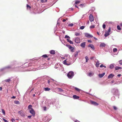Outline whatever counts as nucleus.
<instances>
[{
  "mask_svg": "<svg viewBox=\"0 0 122 122\" xmlns=\"http://www.w3.org/2000/svg\"><path fill=\"white\" fill-rule=\"evenodd\" d=\"M67 75L69 78H72L74 75V73L72 71H70L67 74Z\"/></svg>",
  "mask_w": 122,
  "mask_h": 122,
  "instance_id": "f257e3e1",
  "label": "nucleus"
},
{
  "mask_svg": "<svg viewBox=\"0 0 122 122\" xmlns=\"http://www.w3.org/2000/svg\"><path fill=\"white\" fill-rule=\"evenodd\" d=\"M9 69H13V68L11 66H9L1 69L0 70L1 71H6Z\"/></svg>",
  "mask_w": 122,
  "mask_h": 122,
  "instance_id": "f03ea898",
  "label": "nucleus"
},
{
  "mask_svg": "<svg viewBox=\"0 0 122 122\" xmlns=\"http://www.w3.org/2000/svg\"><path fill=\"white\" fill-rule=\"evenodd\" d=\"M55 68L57 69L58 68H61V70L60 69V71H63V67L61 66V65H60V64H56L55 65Z\"/></svg>",
  "mask_w": 122,
  "mask_h": 122,
  "instance_id": "7ed1b4c3",
  "label": "nucleus"
},
{
  "mask_svg": "<svg viewBox=\"0 0 122 122\" xmlns=\"http://www.w3.org/2000/svg\"><path fill=\"white\" fill-rule=\"evenodd\" d=\"M68 60L66 59L63 61V63L64 65L67 66H69L71 64V63L70 62L68 61Z\"/></svg>",
  "mask_w": 122,
  "mask_h": 122,
  "instance_id": "20e7f679",
  "label": "nucleus"
},
{
  "mask_svg": "<svg viewBox=\"0 0 122 122\" xmlns=\"http://www.w3.org/2000/svg\"><path fill=\"white\" fill-rule=\"evenodd\" d=\"M112 92L114 95H117L119 94L118 90L116 88H113L112 89Z\"/></svg>",
  "mask_w": 122,
  "mask_h": 122,
  "instance_id": "39448f33",
  "label": "nucleus"
},
{
  "mask_svg": "<svg viewBox=\"0 0 122 122\" xmlns=\"http://www.w3.org/2000/svg\"><path fill=\"white\" fill-rule=\"evenodd\" d=\"M111 31V28L110 27H109V28L108 30L105 32V36L106 37L108 35L110 34V33Z\"/></svg>",
  "mask_w": 122,
  "mask_h": 122,
  "instance_id": "423d86ee",
  "label": "nucleus"
},
{
  "mask_svg": "<svg viewBox=\"0 0 122 122\" xmlns=\"http://www.w3.org/2000/svg\"><path fill=\"white\" fill-rule=\"evenodd\" d=\"M46 102L47 103V105L49 106V105H51V104H53V102H52L51 100H46Z\"/></svg>",
  "mask_w": 122,
  "mask_h": 122,
  "instance_id": "0eeeda50",
  "label": "nucleus"
},
{
  "mask_svg": "<svg viewBox=\"0 0 122 122\" xmlns=\"http://www.w3.org/2000/svg\"><path fill=\"white\" fill-rule=\"evenodd\" d=\"M89 19L90 21L91 22L93 21V17L92 14H90L89 16Z\"/></svg>",
  "mask_w": 122,
  "mask_h": 122,
  "instance_id": "6e6552de",
  "label": "nucleus"
},
{
  "mask_svg": "<svg viewBox=\"0 0 122 122\" xmlns=\"http://www.w3.org/2000/svg\"><path fill=\"white\" fill-rule=\"evenodd\" d=\"M90 102L91 104L95 106H97L98 105V104L95 102L90 100Z\"/></svg>",
  "mask_w": 122,
  "mask_h": 122,
  "instance_id": "1a4fd4ad",
  "label": "nucleus"
},
{
  "mask_svg": "<svg viewBox=\"0 0 122 122\" xmlns=\"http://www.w3.org/2000/svg\"><path fill=\"white\" fill-rule=\"evenodd\" d=\"M75 40V42L77 43H79L81 42L80 38L77 37L76 38Z\"/></svg>",
  "mask_w": 122,
  "mask_h": 122,
  "instance_id": "9d476101",
  "label": "nucleus"
},
{
  "mask_svg": "<svg viewBox=\"0 0 122 122\" xmlns=\"http://www.w3.org/2000/svg\"><path fill=\"white\" fill-rule=\"evenodd\" d=\"M30 113L32 114L33 116H35V112L33 108H31V109L30 110Z\"/></svg>",
  "mask_w": 122,
  "mask_h": 122,
  "instance_id": "9b49d317",
  "label": "nucleus"
},
{
  "mask_svg": "<svg viewBox=\"0 0 122 122\" xmlns=\"http://www.w3.org/2000/svg\"><path fill=\"white\" fill-rule=\"evenodd\" d=\"M85 36L86 37L88 38H92L93 36L90 34L87 33H85Z\"/></svg>",
  "mask_w": 122,
  "mask_h": 122,
  "instance_id": "f8f14e48",
  "label": "nucleus"
},
{
  "mask_svg": "<svg viewBox=\"0 0 122 122\" xmlns=\"http://www.w3.org/2000/svg\"><path fill=\"white\" fill-rule=\"evenodd\" d=\"M94 74V73L92 71L90 72L89 73H88L87 75L88 76L91 77Z\"/></svg>",
  "mask_w": 122,
  "mask_h": 122,
  "instance_id": "ddd939ff",
  "label": "nucleus"
},
{
  "mask_svg": "<svg viewBox=\"0 0 122 122\" xmlns=\"http://www.w3.org/2000/svg\"><path fill=\"white\" fill-rule=\"evenodd\" d=\"M106 46V45L105 44L102 42L100 43V47H104Z\"/></svg>",
  "mask_w": 122,
  "mask_h": 122,
  "instance_id": "4468645a",
  "label": "nucleus"
},
{
  "mask_svg": "<svg viewBox=\"0 0 122 122\" xmlns=\"http://www.w3.org/2000/svg\"><path fill=\"white\" fill-rule=\"evenodd\" d=\"M80 46L82 48H84L85 47L86 42H82Z\"/></svg>",
  "mask_w": 122,
  "mask_h": 122,
  "instance_id": "2eb2a0df",
  "label": "nucleus"
},
{
  "mask_svg": "<svg viewBox=\"0 0 122 122\" xmlns=\"http://www.w3.org/2000/svg\"><path fill=\"white\" fill-rule=\"evenodd\" d=\"M99 61L97 60L96 63V66L97 67H98L99 66Z\"/></svg>",
  "mask_w": 122,
  "mask_h": 122,
  "instance_id": "dca6fc26",
  "label": "nucleus"
},
{
  "mask_svg": "<svg viewBox=\"0 0 122 122\" xmlns=\"http://www.w3.org/2000/svg\"><path fill=\"white\" fill-rule=\"evenodd\" d=\"M18 113L21 116H23L24 115V114L22 110H21L19 111L18 112Z\"/></svg>",
  "mask_w": 122,
  "mask_h": 122,
  "instance_id": "f3484780",
  "label": "nucleus"
},
{
  "mask_svg": "<svg viewBox=\"0 0 122 122\" xmlns=\"http://www.w3.org/2000/svg\"><path fill=\"white\" fill-rule=\"evenodd\" d=\"M114 76V75L112 74H110L108 76V78H112Z\"/></svg>",
  "mask_w": 122,
  "mask_h": 122,
  "instance_id": "a211bd4d",
  "label": "nucleus"
},
{
  "mask_svg": "<svg viewBox=\"0 0 122 122\" xmlns=\"http://www.w3.org/2000/svg\"><path fill=\"white\" fill-rule=\"evenodd\" d=\"M50 53L51 54H54L55 53V51L54 50H52L50 51Z\"/></svg>",
  "mask_w": 122,
  "mask_h": 122,
  "instance_id": "6ab92c4d",
  "label": "nucleus"
},
{
  "mask_svg": "<svg viewBox=\"0 0 122 122\" xmlns=\"http://www.w3.org/2000/svg\"><path fill=\"white\" fill-rule=\"evenodd\" d=\"M88 47H91L93 50L95 49L94 46L92 44H90L88 46Z\"/></svg>",
  "mask_w": 122,
  "mask_h": 122,
  "instance_id": "aec40b11",
  "label": "nucleus"
},
{
  "mask_svg": "<svg viewBox=\"0 0 122 122\" xmlns=\"http://www.w3.org/2000/svg\"><path fill=\"white\" fill-rule=\"evenodd\" d=\"M114 64H111L110 66V68L111 69H112L114 67Z\"/></svg>",
  "mask_w": 122,
  "mask_h": 122,
  "instance_id": "412c9836",
  "label": "nucleus"
},
{
  "mask_svg": "<svg viewBox=\"0 0 122 122\" xmlns=\"http://www.w3.org/2000/svg\"><path fill=\"white\" fill-rule=\"evenodd\" d=\"M73 98L74 99H77L79 98V96H77L76 95H75L73 96Z\"/></svg>",
  "mask_w": 122,
  "mask_h": 122,
  "instance_id": "4be33fe9",
  "label": "nucleus"
},
{
  "mask_svg": "<svg viewBox=\"0 0 122 122\" xmlns=\"http://www.w3.org/2000/svg\"><path fill=\"white\" fill-rule=\"evenodd\" d=\"M105 73H104L102 74H99V76L100 78L104 76V75H105Z\"/></svg>",
  "mask_w": 122,
  "mask_h": 122,
  "instance_id": "5701e85b",
  "label": "nucleus"
},
{
  "mask_svg": "<svg viewBox=\"0 0 122 122\" xmlns=\"http://www.w3.org/2000/svg\"><path fill=\"white\" fill-rule=\"evenodd\" d=\"M67 42H69L70 44H73V42L71 40H70L69 39H67Z\"/></svg>",
  "mask_w": 122,
  "mask_h": 122,
  "instance_id": "b1692460",
  "label": "nucleus"
},
{
  "mask_svg": "<svg viewBox=\"0 0 122 122\" xmlns=\"http://www.w3.org/2000/svg\"><path fill=\"white\" fill-rule=\"evenodd\" d=\"M122 68L121 67L119 66H116L115 67V69L116 70H117L118 69H120Z\"/></svg>",
  "mask_w": 122,
  "mask_h": 122,
  "instance_id": "393cba45",
  "label": "nucleus"
},
{
  "mask_svg": "<svg viewBox=\"0 0 122 122\" xmlns=\"http://www.w3.org/2000/svg\"><path fill=\"white\" fill-rule=\"evenodd\" d=\"M80 51H76L75 53V54L74 55V56L75 57L76 56L78 55V54L79 52H80Z\"/></svg>",
  "mask_w": 122,
  "mask_h": 122,
  "instance_id": "a878e982",
  "label": "nucleus"
},
{
  "mask_svg": "<svg viewBox=\"0 0 122 122\" xmlns=\"http://www.w3.org/2000/svg\"><path fill=\"white\" fill-rule=\"evenodd\" d=\"M44 90L45 91H49L50 90V89L48 87L44 88Z\"/></svg>",
  "mask_w": 122,
  "mask_h": 122,
  "instance_id": "bb28decb",
  "label": "nucleus"
},
{
  "mask_svg": "<svg viewBox=\"0 0 122 122\" xmlns=\"http://www.w3.org/2000/svg\"><path fill=\"white\" fill-rule=\"evenodd\" d=\"M75 35L76 36H80V34L78 32H76L75 33Z\"/></svg>",
  "mask_w": 122,
  "mask_h": 122,
  "instance_id": "cd10ccee",
  "label": "nucleus"
},
{
  "mask_svg": "<svg viewBox=\"0 0 122 122\" xmlns=\"http://www.w3.org/2000/svg\"><path fill=\"white\" fill-rule=\"evenodd\" d=\"M5 81L7 82H9L10 81H11L10 80V79L9 78L5 80Z\"/></svg>",
  "mask_w": 122,
  "mask_h": 122,
  "instance_id": "c85d7f7f",
  "label": "nucleus"
},
{
  "mask_svg": "<svg viewBox=\"0 0 122 122\" xmlns=\"http://www.w3.org/2000/svg\"><path fill=\"white\" fill-rule=\"evenodd\" d=\"M58 90L60 92H63V91H64L63 90H62L61 88H58Z\"/></svg>",
  "mask_w": 122,
  "mask_h": 122,
  "instance_id": "c756f323",
  "label": "nucleus"
},
{
  "mask_svg": "<svg viewBox=\"0 0 122 122\" xmlns=\"http://www.w3.org/2000/svg\"><path fill=\"white\" fill-rule=\"evenodd\" d=\"M66 46L68 47L69 49H71V48L72 46L66 44Z\"/></svg>",
  "mask_w": 122,
  "mask_h": 122,
  "instance_id": "7c9ffc66",
  "label": "nucleus"
},
{
  "mask_svg": "<svg viewBox=\"0 0 122 122\" xmlns=\"http://www.w3.org/2000/svg\"><path fill=\"white\" fill-rule=\"evenodd\" d=\"M113 51L114 52H116L117 51V49L116 48H114L113 50Z\"/></svg>",
  "mask_w": 122,
  "mask_h": 122,
  "instance_id": "2f4dec72",
  "label": "nucleus"
},
{
  "mask_svg": "<svg viewBox=\"0 0 122 122\" xmlns=\"http://www.w3.org/2000/svg\"><path fill=\"white\" fill-rule=\"evenodd\" d=\"M85 59H86V62H88L89 60V59H88V57L87 56H86L85 57Z\"/></svg>",
  "mask_w": 122,
  "mask_h": 122,
  "instance_id": "473e14b6",
  "label": "nucleus"
},
{
  "mask_svg": "<svg viewBox=\"0 0 122 122\" xmlns=\"http://www.w3.org/2000/svg\"><path fill=\"white\" fill-rule=\"evenodd\" d=\"M32 106L31 105H29L28 107V108L29 109H31V108H32L31 107H32Z\"/></svg>",
  "mask_w": 122,
  "mask_h": 122,
  "instance_id": "72a5a7b5",
  "label": "nucleus"
},
{
  "mask_svg": "<svg viewBox=\"0 0 122 122\" xmlns=\"http://www.w3.org/2000/svg\"><path fill=\"white\" fill-rule=\"evenodd\" d=\"M71 50V52H73L74 51V48L73 47H71V49H70Z\"/></svg>",
  "mask_w": 122,
  "mask_h": 122,
  "instance_id": "f704fd0d",
  "label": "nucleus"
},
{
  "mask_svg": "<svg viewBox=\"0 0 122 122\" xmlns=\"http://www.w3.org/2000/svg\"><path fill=\"white\" fill-rule=\"evenodd\" d=\"M15 104H17L20 103L18 101H15L14 102Z\"/></svg>",
  "mask_w": 122,
  "mask_h": 122,
  "instance_id": "c9c22d12",
  "label": "nucleus"
},
{
  "mask_svg": "<svg viewBox=\"0 0 122 122\" xmlns=\"http://www.w3.org/2000/svg\"><path fill=\"white\" fill-rule=\"evenodd\" d=\"M75 89L76 91H79L81 90L80 89L76 87H75Z\"/></svg>",
  "mask_w": 122,
  "mask_h": 122,
  "instance_id": "e433bc0d",
  "label": "nucleus"
},
{
  "mask_svg": "<svg viewBox=\"0 0 122 122\" xmlns=\"http://www.w3.org/2000/svg\"><path fill=\"white\" fill-rule=\"evenodd\" d=\"M2 113L5 115V111L3 109H2Z\"/></svg>",
  "mask_w": 122,
  "mask_h": 122,
  "instance_id": "4c0bfd02",
  "label": "nucleus"
},
{
  "mask_svg": "<svg viewBox=\"0 0 122 122\" xmlns=\"http://www.w3.org/2000/svg\"><path fill=\"white\" fill-rule=\"evenodd\" d=\"M117 28L118 30H120L121 29V28H120V26L118 25L117 26Z\"/></svg>",
  "mask_w": 122,
  "mask_h": 122,
  "instance_id": "58836bf2",
  "label": "nucleus"
},
{
  "mask_svg": "<svg viewBox=\"0 0 122 122\" xmlns=\"http://www.w3.org/2000/svg\"><path fill=\"white\" fill-rule=\"evenodd\" d=\"M65 38H67L68 39H70V37L69 36H68L67 35H66L65 37Z\"/></svg>",
  "mask_w": 122,
  "mask_h": 122,
  "instance_id": "ea45409f",
  "label": "nucleus"
},
{
  "mask_svg": "<svg viewBox=\"0 0 122 122\" xmlns=\"http://www.w3.org/2000/svg\"><path fill=\"white\" fill-rule=\"evenodd\" d=\"M84 28H85V26H81L80 27V29H81L83 30Z\"/></svg>",
  "mask_w": 122,
  "mask_h": 122,
  "instance_id": "a19ab883",
  "label": "nucleus"
},
{
  "mask_svg": "<svg viewBox=\"0 0 122 122\" xmlns=\"http://www.w3.org/2000/svg\"><path fill=\"white\" fill-rule=\"evenodd\" d=\"M42 57H44V58H46V57H47V56L45 54V55H43L42 56Z\"/></svg>",
  "mask_w": 122,
  "mask_h": 122,
  "instance_id": "79ce46f5",
  "label": "nucleus"
},
{
  "mask_svg": "<svg viewBox=\"0 0 122 122\" xmlns=\"http://www.w3.org/2000/svg\"><path fill=\"white\" fill-rule=\"evenodd\" d=\"M113 108L114 110H116L117 109V108L115 106H113Z\"/></svg>",
  "mask_w": 122,
  "mask_h": 122,
  "instance_id": "37998d69",
  "label": "nucleus"
},
{
  "mask_svg": "<svg viewBox=\"0 0 122 122\" xmlns=\"http://www.w3.org/2000/svg\"><path fill=\"white\" fill-rule=\"evenodd\" d=\"M111 99L112 101H114L115 100V97H113L111 98Z\"/></svg>",
  "mask_w": 122,
  "mask_h": 122,
  "instance_id": "c03bdc74",
  "label": "nucleus"
},
{
  "mask_svg": "<svg viewBox=\"0 0 122 122\" xmlns=\"http://www.w3.org/2000/svg\"><path fill=\"white\" fill-rule=\"evenodd\" d=\"M27 9H28V8L29 9H30L31 8L30 6L28 4L27 5Z\"/></svg>",
  "mask_w": 122,
  "mask_h": 122,
  "instance_id": "a18cd8bd",
  "label": "nucleus"
},
{
  "mask_svg": "<svg viewBox=\"0 0 122 122\" xmlns=\"http://www.w3.org/2000/svg\"><path fill=\"white\" fill-rule=\"evenodd\" d=\"M80 2V1H76L75 2V4H78Z\"/></svg>",
  "mask_w": 122,
  "mask_h": 122,
  "instance_id": "49530a36",
  "label": "nucleus"
},
{
  "mask_svg": "<svg viewBox=\"0 0 122 122\" xmlns=\"http://www.w3.org/2000/svg\"><path fill=\"white\" fill-rule=\"evenodd\" d=\"M102 27L103 29L105 28L106 27V25L105 24H103L102 25Z\"/></svg>",
  "mask_w": 122,
  "mask_h": 122,
  "instance_id": "de8ad7c7",
  "label": "nucleus"
},
{
  "mask_svg": "<svg viewBox=\"0 0 122 122\" xmlns=\"http://www.w3.org/2000/svg\"><path fill=\"white\" fill-rule=\"evenodd\" d=\"M119 64L122 65V60H120L119 61Z\"/></svg>",
  "mask_w": 122,
  "mask_h": 122,
  "instance_id": "09e8293b",
  "label": "nucleus"
},
{
  "mask_svg": "<svg viewBox=\"0 0 122 122\" xmlns=\"http://www.w3.org/2000/svg\"><path fill=\"white\" fill-rule=\"evenodd\" d=\"M73 25V24L72 23H71L69 25V26H72Z\"/></svg>",
  "mask_w": 122,
  "mask_h": 122,
  "instance_id": "8fccbe9b",
  "label": "nucleus"
},
{
  "mask_svg": "<svg viewBox=\"0 0 122 122\" xmlns=\"http://www.w3.org/2000/svg\"><path fill=\"white\" fill-rule=\"evenodd\" d=\"M94 25H91L90 27V28H94Z\"/></svg>",
  "mask_w": 122,
  "mask_h": 122,
  "instance_id": "3c124183",
  "label": "nucleus"
},
{
  "mask_svg": "<svg viewBox=\"0 0 122 122\" xmlns=\"http://www.w3.org/2000/svg\"><path fill=\"white\" fill-rule=\"evenodd\" d=\"M11 121H12V122H13L14 121H15V120L13 118H12L11 119Z\"/></svg>",
  "mask_w": 122,
  "mask_h": 122,
  "instance_id": "603ef678",
  "label": "nucleus"
},
{
  "mask_svg": "<svg viewBox=\"0 0 122 122\" xmlns=\"http://www.w3.org/2000/svg\"><path fill=\"white\" fill-rule=\"evenodd\" d=\"M3 120L4 121H5V122H8L7 120H6L5 119H3Z\"/></svg>",
  "mask_w": 122,
  "mask_h": 122,
  "instance_id": "864d4df0",
  "label": "nucleus"
},
{
  "mask_svg": "<svg viewBox=\"0 0 122 122\" xmlns=\"http://www.w3.org/2000/svg\"><path fill=\"white\" fill-rule=\"evenodd\" d=\"M44 109L45 111L46 110V107H44Z\"/></svg>",
  "mask_w": 122,
  "mask_h": 122,
  "instance_id": "5fc2aeb1",
  "label": "nucleus"
},
{
  "mask_svg": "<svg viewBox=\"0 0 122 122\" xmlns=\"http://www.w3.org/2000/svg\"><path fill=\"white\" fill-rule=\"evenodd\" d=\"M103 64H101L100 66V67H103Z\"/></svg>",
  "mask_w": 122,
  "mask_h": 122,
  "instance_id": "6e6d98bb",
  "label": "nucleus"
},
{
  "mask_svg": "<svg viewBox=\"0 0 122 122\" xmlns=\"http://www.w3.org/2000/svg\"><path fill=\"white\" fill-rule=\"evenodd\" d=\"M31 116H28V117L29 118H31Z\"/></svg>",
  "mask_w": 122,
  "mask_h": 122,
  "instance_id": "4d7b16f0",
  "label": "nucleus"
},
{
  "mask_svg": "<svg viewBox=\"0 0 122 122\" xmlns=\"http://www.w3.org/2000/svg\"><path fill=\"white\" fill-rule=\"evenodd\" d=\"M84 5V4H81L80 5V7H81L82 6H83Z\"/></svg>",
  "mask_w": 122,
  "mask_h": 122,
  "instance_id": "13d9d810",
  "label": "nucleus"
},
{
  "mask_svg": "<svg viewBox=\"0 0 122 122\" xmlns=\"http://www.w3.org/2000/svg\"><path fill=\"white\" fill-rule=\"evenodd\" d=\"M15 97L14 96H13L11 98L13 99H15Z\"/></svg>",
  "mask_w": 122,
  "mask_h": 122,
  "instance_id": "bf43d9fd",
  "label": "nucleus"
},
{
  "mask_svg": "<svg viewBox=\"0 0 122 122\" xmlns=\"http://www.w3.org/2000/svg\"><path fill=\"white\" fill-rule=\"evenodd\" d=\"M44 0H41V2L42 3H44Z\"/></svg>",
  "mask_w": 122,
  "mask_h": 122,
  "instance_id": "052dcab7",
  "label": "nucleus"
},
{
  "mask_svg": "<svg viewBox=\"0 0 122 122\" xmlns=\"http://www.w3.org/2000/svg\"><path fill=\"white\" fill-rule=\"evenodd\" d=\"M88 42H89L91 43V41L90 40H88Z\"/></svg>",
  "mask_w": 122,
  "mask_h": 122,
  "instance_id": "680f3d73",
  "label": "nucleus"
},
{
  "mask_svg": "<svg viewBox=\"0 0 122 122\" xmlns=\"http://www.w3.org/2000/svg\"><path fill=\"white\" fill-rule=\"evenodd\" d=\"M15 64V63H12L11 64V65H13Z\"/></svg>",
  "mask_w": 122,
  "mask_h": 122,
  "instance_id": "e2e57ef3",
  "label": "nucleus"
},
{
  "mask_svg": "<svg viewBox=\"0 0 122 122\" xmlns=\"http://www.w3.org/2000/svg\"><path fill=\"white\" fill-rule=\"evenodd\" d=\"M66 21V20L65 19H63V22H65Z\"/></svg>",
  "mask_w": 122,
  "mask_h": 122,
  "instance_id": "0e129e2a",
  "label": "nucleus"
},
{
  "mask_svg": "<svg viewBox=\"0 0 122 122\" xmlns=\"http://www.w3.org/2000/svg\"><path fill=\"white\" fill-rule=\"evenodd\" d=\"M121 74H118L117 75V76L118 77H119L121 76Z\"/></svg>",
  "mask_w": 122,
  "mask_h": 122,
  "instance_id": "69168bd1",
  "label": "nucleus"
},
{
  "mask_svg": "<svg viewBox=\"0 0 122 122\" xmlns=\"http://www.w3.org/2000/svg\"><path fill=\"white\" fill-rule=\"evenodd\" d=\"M55 106L56 107H59V106H58V105L57 104H56V105H55Z\"/></svg>",
  "mask_w": 122,
  "mask_h": 122,
  "instance_id": "338daca9",
  "label": "nucleus"
},
{
  "mask_svg": "<svg viewBox=\"0 0 122 122\" xmlns=\"http://www.w3.org/2000/svg\"><path fill=\"white\" fill-rule=\"evenodd\" d=\"M120 25L121 26H122V23H121L120 24Z\"/></svg>",
  "mask_w": 122,
  "mask_h": 122,
  "instance_id": "774afa93",
  "label": "nucleus"
}]
</instances>
